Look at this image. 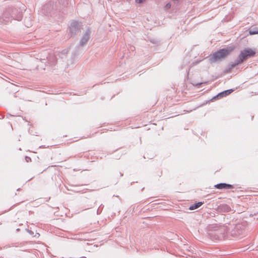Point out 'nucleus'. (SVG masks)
I'll list each match as a JSON object with an SVG mask.
<instances>
[{
	"instance_id": "6",
	"label": "nucleus",
	"mask_w": 258,
	"mask_h": 258,
	"mask_svg": "<svg viewBox=\"0 0 258 258\" xmlns=\"http://www.w3.org/2000/svg\"><path fill=\"white\" fill-rule=\"evenodd\" d=\"M249 34L250 35L257 34H258V29H257V28H251L249 30Z\"/></svg>"
},
{
	"instance_id": "10",
	"label": "nucleus",
	"mask_w": 258,
	"mask_h": 258,
	"mask_svg": "<svg viewBox=\"0 0 258 258\" xmlns=\"http://www.w3.org/2000/svg\"><path fill=\"white\" fill-rule=\"evenodd\" d=\"M76 24H77V23H76V22H74V23H72V24H71V26H72L75 27V26H76Z\"/></svg>"
},
{
	"instance_id": "8",
	"label": "nucleus",
	"mask_w": 258,
	"mask_h": 258,
	"mask_svg": "<svg viewBox=\"0 0 258 258\" xmlns=\"http://www.w3.org/2000/svg\"><path fill=\"white\" fill-rule=\"evenodd\" d=\"M171 7V5L170 3L167 4L166 6H165L164 8L165 10H167L169 9Z\"/></svg>"
},
{
	"instance_id": "4",
	"label": "nucleus",
	"mask_w": 258,
	"mask_h": 258,
	"mask_svg": "<svg viewBox=\"0 0 258 258\" xmlns=\"http://www.w3.org/2000/svg\"><path fill=\"white\" fill-rule=\"evenodd\" d=\"M203 203L202 202H198L197 203L194 204L190 206V207L189 208V209L190 210H195V209L199 208L200 207H201L203 205Z\"/></svg>"
},
{
	"instance_id": "1",
	"label": "nucleus",
	"mask_w": 258,
	"mask_h": 258,
	"mask_svg": "<svg viewBox=\"0 0 258 258\" xmlns=\"http://www.w3.org/2000/svg\"><path fill=\"white\" fill-rule=\"evenodd\" d=\"M234 49V46H229L220 49L211 55L209 60L211 62H216L228 56Z\"/></svg>"
},
{
	"instance_id": "2",
	"label": "nucleus",
	"mask_w": 258,
	"mask_h": 258,
	"mask_svg": "<svg viewBox=\"0 0 258 258\" xmlns=\"http://www.w3.org/2000/svg\"><path fill=\"white\" fill-rule=\"evenodd\" d=\"M255 54V51L251 48H246L242 50L238 56V63H242L248 58L252 57Z\"/></svg>"
},
{
	"instance_id": "9",
	"label": "nucleus",
	"mask_w": 258,
	"mask_h": 258,
	"mask_svg": "<svg viewBox=\"0 0 258 258\" xmlns=\"http://www.w3.org/2000/svg\"><path fill=\"white\" fill-rule=\"evenodd\" d=\"M145 0H136V2L139 4L143 3Z\"/></svg>"
},
{
	"instance_id": "3",
	"label": "nucleus",
	"mask_w": 258,
	"mask_h": 258,
	"mask_svg": "<svg viewBox=\"0 0 258 258\" xmlns=\"http://www.w3.org/2000/svg\"><path fill=\"white\" fill-rule=\"evenodd\" d=\"M215 187L218 189H232L233 186L231 184L226 183H219L215 185Z\"/></svg>"
},
{
	"instance_id": "5",
	"label": "nucleus",
	"mask_w": 258,
	"mask_h": 258,
	"mask_svg": "<svg viewBox=\"0 0 258 258\" xmlns=\"http://www.w3.org/2000/svg\"><path fill=\"white\" fill-rule=\"evenodd\" d=\"M233 91V90L232 89L228 90H226V91L221 92V93L219 94V96H221L222 97H225V96H227V95H229L230 94H231Z\"/></svg>"
},
{
	"instance_id": "7",
	"label": "nucleus",
	"mask_w": 258,
	"mask_h": 258,
	"mask_svg": "<svg viewBox=\"0 0 258 258\" xmlns=\"http://www.w3.org/2000/svg\"><path fill=\"white\" fill-rule=\"evenodd\" d=\"M88 39H89L88 35V34L85 35L82 41V44H83V43H85L86 42H87Z\"/></svg>"
}]
</instances>
